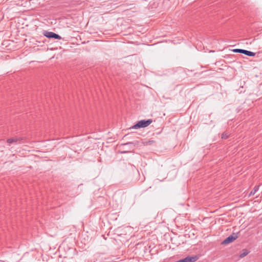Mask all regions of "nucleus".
<instances>
[{
	"label": "nucleus",
	"mask_w": 262,
	"mask_h": 262,
	"mask_svg": "<svg viewBox=\"0 0 262 262\" xmlns=\"http://www.w3.org/2000/svg\"><path fill=\"white\" fill-rule=\"evenodd\" d=\"M249 253V251L247 249H243L242 252L240 253L239 257L240 258H243L246 255H247Z\"/></svg>",
	"instance_id": "0eeeda50"
},
{
	"label": "nucleus",
	"mask_w": 262,
	"mask_h": 262,
	"mask_svg": "<svg viewBox=\"0 0 262 262\" xmlns=\"http://www.w3.org/2000/svg\"><path fill=\"white\" fill-rule=\"evenodd\" d=\"M42 34L48 38H54L57 39H60L61 38V37L58 34L46 30L43 31Z\"/></svg>",
	"instance_id": "f03ea898"
},
{
	"label": "nucleus",
	"mask_w": 262,
	"mask_h": 262,
	"mask_svg": "<svg viewBox=\"0 0 262 262\" xmlns=\"http://www.w3.org/2000/svg\"><path fill=\"white\" fill-rule=\"evenodd\" d=\"M22 140V138L15 137L13 138H10L7 140V142L9 144H11L13 143H17V142Z\"/></svg>",
	"instance_id": "423d86ee"
},
{
	"label": "nucleus",
	"mask_w": 262,
	"mask_h": 262,
	"mask_svg": "<svg viewBox=\"0 0 262 262\" xmlns=\"http://www.w3.org/2000/svg\"><path fill=\"white\" fill-rule=\"evenodd\" d=\"M228 137V135L227 133H223L222 135V138L223 139H227Z\"/></svg>",
	"instance_id": "1a4fd4ad"
},
{
	"label": "nucleus",
	"mask_w": 262,
	"mask_h": 262,
	"mask_svg": "<svg viewBox=\"0 0 262 262\" xmlns=\"http://www.w3.org/2000/svg\"><path fill=\"white\" fill-rule=\"evenodd\" d=\"M233 52L244 54L249 56H253L255 53L248 50H232Z\"/></svg>",
	"instance_id": "39448f33"
},
{
	"label": "nucleus",
	"mask_w": 262,
	"mask_h": 262,
	"mask_svg": "<svg viewBox=\"0 0 262 262\" xmlns=\"http://www.w3.org/2000/svg\"><path fill=\"white\" fill-rule=\"evenodd\" d=\"M152 122L151 119L142 120L138 121L136 124L132 126L133 129H138L140 128L145 127L149 125Z\"/></svg>",
	"instance_id": "f257e3e1"
},
{
	"label": "nucleus",
	"mask_w": 262,
	"mask_h": 262,
	"mask_svg": "<svg viewBox=\"0 0 262 262\" xmlns=\"http://www.w3.org/2000/svg\"><path fill=\"white\" fill-rule=\"evenodd\" d=\"M214 51V50H210V52H213Z\"/></svg>",
	"instance_id": "9d476101"
},
{
	"label": "nucleus",
	"mask_w": 262,
	"mask_h": 262,
	"mask_svg": "<svg viewBox=\"0 0 262 262\" xmlns=\"http://www.w3.org/2000/svg\"><path fill=\"white\" fill-rule=\"evenodd\" d=\"M198 258L199 257L197 256H187L184 259H180L176 262H195Z\"/></svg>",
	"instance_id": "20e7f679"
},
{
	"label": "nucleus",
	"mask_w": 262,
	"mask_h": 262,
	"mask_svg": "<svg viewBox=\"0 0 262 262\" xmlns=\"http://www.w3.org/2000/svg\"><path fill=\"white\" fill-rule=\"evenodd\" d=\"M238 237V236L235 233H233L232 234L229 236L227 237L223 242V244H228L233 241L235 240Z\"/></svg>",
	"instance_id": "7ed1b4c3"
},
{
	"label": "nucleus",
	"mask_w": 262,
	"mask_h": 262,
	"mask_svg": "<svg viewBox=\"0 0 262 262\" xmlns=\"http://www.w3.org/2000/svg\"><path fill=\"white\" fill-rule=\"evenodd\" d=\"M258 189H259V186H255L254 187L253 189L250 192L249 195L250 196L253 195L258 190Z\"/></svg>",
	"instance_id": "6e6552de"
}]
</instances>
